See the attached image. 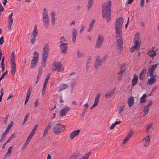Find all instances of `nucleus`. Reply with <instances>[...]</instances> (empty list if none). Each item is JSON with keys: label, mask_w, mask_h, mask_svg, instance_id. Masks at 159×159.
I'll return each instance as SVG.
<instances>
[{"label": "nucleus", "mask_w": 159, "mask_h": 159, "mask_svg": "<svg viewBox=\"0 0 159 159\" xmlns=\"http://www.w3.org/2000/svg\"><path fill=\"white\" fill-rule=\"evenodd\" d=\"M123 22V19L122 17L117 18L115 25V30H121L122 27V24Z\"/></svg>", "instance_id": "6e6552de"}, {"label": "nucleus", "mask_w": 159, "mask_h": 159, "mask_svg": "<svg viewBox=\"0 0 159 159\" xmlns=\"http://www.w3.org/2000/svg\"><path fill=\"white\" fill-rule=\"evenodd\" d=\"M150 141V139L149 136L148 135L146 136L143 139V144L145 147H148L149 145Z\"/></svg>", "instance_id": "aec40b11"}, {"label": "nucleus", "mask_w": 159, "mask_h": 159, "mask_svg": "<svg viewBox=\"0 0 159 159\" xmlns=\"http://www.w3.org/2000/svg\"><path fill=\"white\" fill-rule=\"evenodd\" d=\"M84 54L81 52H80V51L79 50H78L77 52V56L78 58H80L82 57Z\"/></svg>", "instance_id": "a19ab883"}, {"label": "nucleus", "mask_w": 159, "mask_h": 159, "mask_svg": "<svg viewBox=\"0 0 159 159\" xmlns=\"http://www.w3.org/2000/svg\"><path fill=\"white\" fill-rule=\"evenodd\" d=\"M68 46V44L67 43H61L59 45L61 52L62 53H66Z\"/></svg>", "instance_id": "2eb2a0df"}, {"label": "nucleus", "mask_w": 159, "mask_h": 159, "mask_svg": "<svg viewBox=\"0 0 159 159\" xmlns=\"http://www.w3.org/2000/svg\"><path fill=\"white\" fill-rule=\"evenodd\" d=\"M52 70L53 71L60 72L64 70L62 64L59 62H55L52 63Z\"/></svg>", "instance_id": "39448f33"}, {"label": "nucleus", "mask_w": 159, "mask_h": 159, "mask_svg": "<svg viewBox=\"0 0 159 159\" xmlns=\"http://www.w3.org/2000/svg\"><path fill=\"white\" fill-rule=\"evenodd\" d=\"M146 72V70L145 69H143L141 72L140 75H144V74Z\"/></svg>", "instance_id": "864d4df0"}, {"label": "nucleus", "mask_w": 159, "mask_h": 159, "mask_svg": "<svg viewBox=\"0 0 159 159\" xmlns=\"http://www.w3.org/2000/svg\"><path fill=\"white\" fill-rule=\"evenodd\" d=\"M106 58V55H105L103 58L101 60L96 58L95 61V68L96 69H97L101 65V63H104L105 61Z\"/></svg>", "instance_id": "9d476101"}, {"label": "nucleus", "mask_w": 159, "mask_h": 159, "mask_svg": "<svg viewBox=\"0 0 159 159\" xmlns=\"http://www.w3.org/2000/svg\"><path fill=\"white\" fill-rule=\"evenodd\" d=\"M38 32L37 30L36 25L34 28V30L31 35L32 38L31 39V43L32 44L34 43L35 40V38L38 36Z\"/></svg>", "instance_id": "9b49d317"}, {"label": "nucleus", "mask_w": 159, "mask_h": 159, "mask_svg": "<svg viewBox=\"0 0 159 159\" xmlns=\"http://www.w3.org/2000/svg\"><path fill=\"white\" fill-rule=\"evenodd\" d=\"M104 40V37L102 36L99 35L97 39L95 46V48H98L102 46Z\"/></svg>", "instance_id": "1a4fd4ad"}, {"label": "nucleus", "mask_w": 159, "mask_h": 159, "mask_svg": "<svg viewBox=\"0 0 159 159\" xmlns=\"http://www.w3.org/2000/svg\"><path fill=\"white\" fill-rule=\"evenodd\" d=\"M153 52V53L152 54H151L149 55V56L150 57H153L154 56L156 55L157 54L156 52V51H153L152 50H149L148 52V54H149Z\"/></svg>", "instance_id": "7c9ffc66"}, {"label": "nucleus", "mask_w": 159, "mask_h": 159, "mask_svg": "<svg viewBox=\"0 0 159 159\" xmlns=\"http://www.w3.org/2000/svg\"><path fill=\"white\" fill-rule=\"evenodd\" d=\"M6 135H5L4 134H2L0 142H2L4 140V139L6 138Z\"/></svg>", "instance_id": "49530a36"}, {"label": "nucleus", "mask_w": 159, "mask_h": 159, "mask_svg": "<svg viewBox=\"0 0 159 159\" xmlns=\"http://www.w3.org/2000/svg\"><path fill=\"white\" fill-rule=\"evenodd\" d=\"M152 123L149 124L148 125H147L146 126V131L147 132H148L150 128L152 127Z\"/></svg>", "instance_id": "37998d69"}, {"label": "nucleus", "mask_w": 159, "mask_h": 159, "mask_svg": "<svg viewBox=\"0 0 159 159\" xmlns=\"http://www.w3.org/2000/svg\"><path fill=\"white\" fill-rule=\"evenodd\" d=\"M68 87V86L67 84H63L62 85V86L59 88V89L58 91H61L63 90H65V89L67 88Z\"/></svg>", "instance_id": "473e14b6"}, {"label": "nucleus", "mask_w": 159, "mask_h": 159, "mask_svg": "<svg viewBox=\"0 0 159 159\" xmlns=\"http://www.w3.org/2000/svg\"><path fill=\"white\" fill-rule=\"evenodd\" d=\"M147 95L146 94H144L141 98L140 102L141 103H145L146 101V98Z\"/></svg>", "instance_id": "c756f323"}, {"label": "nucleus", "mask_w": 159, "mask_h": 159, "mask_svg": "<svg viewBox=\"0 0 159 159\" xmlns=\"http://www.w3.org/2000/svg\"><path fill=\"white\" fill-rule=\"evenodd\" d=\"M126 69H123L121 70L120 71H119L118 72L117 74L118 75H120V74L123 73L125 70Z\"/></svg>", "instance_id": "bf43d9fd"}, {"label": "nucleus", "mask_w": 159, "mask_h": 159, "mask_svg": "<svg viewBox=\"0 0 159 159\" xmlns=\"http://www.w3.org/2000/svg\"><path fill=\"white\" fill-rule=\"evenodd\" d=\"M115 91V90L114 89L113 91L106 92L105 95V98L107 99H108L111 97L113 94H114Z\"/></svg>", "instance_id": "5701e85b"}, {"label": "nucleus", "mask_w": 159, "mask_h": 159, "mask_svg": "<svg viewBox=\"0 0 159 159\" xmlns=\"http://www.w3.org/2000/svg\"><path fill=\"white\" fill-rule=\"evenodd\" d=\"M139 78L140 80H143L144 79L145 76H144L143 75H139Z\"/></svg>", "instance_id": "680f3d73"}, {"label": "nucleus", "mask_w": 159, "mask_h": 159, "mask_svg": "<svg viewBox=\"0 0 159 159\" xmlns=\"http://www.w3.org/2000/svg\"><path fill=\"white\" fill-rule=\"evenodd\" d=\"M52 125V124L51 121L49 122L44 131V133L43 134V137H45L46 135L47 134L48 132V130L51 129Z\"/></svg>", "instance_id": "6ab92c4d"}, {"label": "nucleus", "mask_w": 159, "mask_h": 159, "mask_svg": "<svg viewBox=\"0 0 159 159\" xmlns=\"http://www.w3.org/2000/svg\"><path fill=\"white\" fill-rule=\"evenodd\" d=\"M98 104V103L94 102V104L92 105L91 107V109L92 110L93 108L96 107Z\"/></svg>", "instance_id": "5fc2aeb1"}, {"label": "nucleus", "mask_w": 159, "mask_h": 159, "mask_svg": "<svg viewBox=\"0 0 159 159\" xmlns=\"http://www.w3.org/2000/svg\"><path fill=\"white\" fill-rule=\"evenodd\" d=\"M59 102L61 103H63L64 102V101L62 99V96L61 95L59 99Z\"/></svg>", "instance_id": "e2e57ef3"}, {"label": "nucleus", "mask_w": 159, "mask_h": 159, "mask_svg": "<svg viewBox=\"0 0 159 159\" xmlns=\"http://www.w3.org/2000/svg\"><path fill=\"white\" fill-rule=\"evenodd\" d=\"M144 4V0H141L140 4H141V6L142 7H143Z\"/></svg>", "instance_id": "052dcab7"}, {"label": "nucleus", "mask_w": 159, "mask_h": 159, "mask_svg": "<svg viewBox=\"0 0 159 159\" xmlns=\"http://www.w3.org/2000/svg\"><path fill=\"white\" fill-rule=\"evenodd\" d=\"M125 107V106L124 105L121 106L120 107V109L119 110V113L120 114L123 111V110Z\"/></svg>", "instance_id": "79ce46f5"}, {"label": "nucleus", "mask_w": 159, "mask_h": 159, "mask_svg": "<svg viewBox=\"0 0 159 159\" xmlns=\"http://www.w3.org/2000/svg\"><path fill=\"white\" fill-rule=\"evenodd\" d=\"M91 152H89L87 154H86L85 156L80 158L79 156V155L77 154H74L72 156H71L72 159H87L89 157Z\"/></svg>", "instance_id": "f8f14e48"}, {"label": "nucleus", "mask_w": 159, "mask_h": 159, "mask_svg": "<svg viewBox=\"0 0 159 159\" xmlns=\"http://www.w3.org/2000/svg\"><path fill=\"white\" fill-rule=\"evenodd\" d=\"M42 67H40L39 69L37 77L39 78L42 73Z\"/></svg>", "instance_id": "e433bc0d"}, {"label": "nucleus", "mask_w": 159, "mask_h": 159, "mask_svg": "<svg viewBox=\"0 0 159 159\" xmlns=\"http://www.w3.org/2000/svg\"><path fill=\"white\" fill-rule=\"evenodd\" d=\"M49 51V45L46 44L44 47L43 51L42 52L43 56H47L48 57Z\"/></svg>", "instance_id": "f3484780"}, {"label": "nucleus", "mask_w": 159, "mask_h": 159, "mask_svg": "<svg viewBox=\"0 0 159 159\" xmlns=\"http://www.w3.org/2000/svg\"><path fill=\"white\" fill-rule=\"evenodd\" d=\"M120 69L121 70L123 69H126L125 63H123V64H121L120 66Z\"/></svg>", "instance_id": "3c124183"}, {"label": "nucleus", "mask_w": 159, "mask_h": 159, "mask_svg": "<svg viewBox=\"0 0 159 159\" xmlns=\"http://www.w3.org/2000/svg\"><path fill=\"white\" fill-rule=\"evenodd\" d=\"M89 105L88 103H86L84 105V109L87 110L88 108V107Z\"/></svg>", "instance_id": "774afa93"}, {"label": "nucleus", "mask_w": 159, "mask_h": 159, "mask_svg": "<svg viewBox=\"0 0 159 159\" xmlns=\"http://www.w3.org/2000/svg\"><path fill=\"white\" fill-rule=\"evenodd\" d=\"M134 75V76L132 79V85L133 86L137 84L138 80V77L136 76V74H135Z\"/></svg>", "instance_id": "bb28decb"}, {"label": "nucleus", "mask_w": 159, "mask_h": 159, "mask_svg": "<svg viewBox=\"0 0 159 159\" xmlns=\"http://www.w3.org/2000/svg\"><path fill=\"white\" fill-rule=\"evenodd\" d=\"M127 103L130 107L133 105L134 103V99L132 96L128 98Z\"/></svg>", "instance_id": "b1692460"}, {"label": "nucleus", "mask_w": 159, "mask_h": 159, "mask_svg": "<svg viewBox=\"0 0 159 159\" xmlns=\"http://www.w3.org/2000/svg\"><path fill=\"white\" fill-rule=\"evenodd\" d=\"M70 108L66 106L64 108L62 109L59 112V114L61 117H63L65 116L70 110Z\"/></svg>", "instance_id": "ddd939ff"}, {"label": "nucleus", "mask_w": 159, "mask_h": 159, "mask_svg": "<svg viewBox=\"0 0 159 159\" xmlns=\"http://www.w3.org/2000/svg\"><path fill=\"white\" fill-rule=\"evenodd\" d=\"M8 116H7L5 118V119L4 120V124H6L7 122V119Z\"/></svg>", "instance_id": "69168bd1"}, {"label": "nucleus", "mask_w": 159, "mask_h": 159, "mask_svg": "<svg viewBox=\"0 0 159 159\" xmlns=\"http://www.w3.org/2000/svg\"><path fill=\"white\" fill-rule=\"evenodd\" d=\"M149 108L147 107H145L143 108V111L145 113V115L148 114L149 111Z\"/></svg>", "instance_id": "c9c22d12"}, {"label": "nucleus", "mask_w": 159, "mask_h": 159, "mask_svg": "<svg viewBox=\"0 0 159 159\" xmlns=\"http://www.w3.org/2000/svg\"><path fill=\"white\" fill-rule=\"evenodd\" d=\"M11 61H12L13 60V61H14V57L15 56V54L14 53H12L11 55Z\"/></svg>", "instance_id": "0e129e2a"}, {"label": "nucleus", "mask_w": 159, "mask_h": 159, "mask_svg": "<svg viewBox=\"0 0 159 159\" xmlns=\"http://www.w3.org/2000/svg\"><path fill=\"white\" fill-rule=\"evenodd\" d=\"M94 0H88L87 4V9L88 11L90 10L93 4Z\"/></svg>", "instance_id": "cd10ccee"}, {"label": "nucleus", "mask_w": 159, "mask_h": 159, "mask_svg": "<svg viewBox=\"0 0 159 159\" xmlns=\"http://www.w3.org/2000/svg\"><path fill=\"white\" fill-rule=\"evenodd\" d=\"M92 59V57L91 56H89L88 58L87 61V63L88 64H89L91 63V60Z\"/></svg>", "instance_id": "4d7b16f0"}, {"label": "nucleus", "mask_w": 159, "mask_h": 159, "mask_svg": "<svg viewBox=\"0 0 159 159\" xmlns=\"http://www.w3.org/2000/svg\"><path fill=\"white\" fill-rule=\"evenodd\" d=\"M7 129H6L5 131L4 132L3 134H4L5 135H6V134L8 133L9 130Z\"/></svg>", "instance_id": "338daca9"}, {"label": "nucleus", "mask_w": 159, "mask_h": 159, "mask_svg": "<svg viewBox=\"0 0 159 159\" xmlns=\"http://www.w3.org/2000/svg\"><path fill=\"white\" fill-rule=\"evenodd\" d=\"M42 16V21L43 22V25H44L46 28H47L49 23V20L48 15V12L46 8H44L43 10Z\"/></svg>", "instance_id": "20e7f679"}, {"label": "nucleus", "mask_w": 159, "mask_h": 159, "mask_svg": "<svg viewBox=\"0 0 159 159\" xmlns=\"http://www.w3.org/2000/svg\"><path fill=\"white\" fill-rule=\"evenodd\" d=\"M139 34L137 33L135 34L134 37V46L132 47L130 49V52H132L135 50L138 49L140 46L141 41L140 38L139 37Z\"/></svg>", "instance_id": "7ed1b4c3"}, {"label": "nucleus", "mask_w": 159, "mask_h": 159, "mask_svg": "<svg viewBox=\"0 0 159 159\" xmlns=\"http://www.w3.org/2000/svg\"><path fill=\"white\" fill-rule=\"evenodd\" d=\"M50 77L49 75H47L46 76V78L43 84V87L42 92V94L43 96L45 94L46 91V85L48 82V80L49 79Z\"/></svg>", "instance_id": "4468645a"}, {"label": "nucleus", "mask_w": 159, "mask_h": 159, "mask_svg": "<svg viewBox=\"0 0 159 159\" xmlns=\"http://www.w3.org/2000/svg\"><path fill=\"white\" fill-rule=\"evenodd\" d=\"M8 27L9 30H11V26L13 22V19H8Z\"/></svg>", "instance_id": "72a5a7b5"}, {"label": "nucleus", "mask_w": 159, "mask_h": 159, "mask_svg": "<svg viewBox=\"0 0 159 159\" xmlns=\"http://www.w3.org/2000/svg\"><path fill=\"white\" fill-rule=\"evenodd\" d=\"M77 35V30L76 29L73 28L72 30V41L73 43H75L76 40V38Z\"/></svg>", "instance_id": "4be33fe9"}, {"label": "nucleus", "mask_w": 159, "mask_h": 159, "mask_svg": "<svg viewBox=\"0 0 159 159\" xmlns=\"http://www.w3.org/2000/svg\"><path fill=\"white\" fill-rule=\"evenodd\" d=\"M87 110L84 108L83 111H82V117H83L85 115V113L86 112Z\"/></svg>", "instance_id": "6e6d98bb"}, {"label": "nucleus", "mask_w": 159, "mask_h": 159, "mask_svg": "<svg viewBox=\"0 0 159 159\" xmlns=\"http://www.w3.org/2000/svg\"><path fill=\"white\" fill-rule=\"evenodd\" d=\"M16 72V69H11V74L12 76H14Z\"/></svg>", "instance_id": "603ef678"}, {"label": "nucleus", "mask_w": 159, "mask_h": 159, "mask_svg": "<svg viewBox=\"0 0 159 159\" xmlns=\"http://www.w3.org/2000/svg\"><path fill=\"white\" fill-rule=\"evenodd\" d=\"M39 57V53L35 51L34 52L32 60L31 62V69L34 68L37 65Z\"/></svg>", "instance_id": "423d86ee"}, {"label": "nucleus", "mask_w": 159, "mask_h": 159, "mask_svg": "<svg viewBox=\"0 0 159 159\" xmlns=\"http://www.w3.org/2000/svg\"><path fill=\"white\" fill-rule=\"evenodd\" d=\"M30 115V113H28V114H27V115H26L24 118V121H23V122L22 123V125H24L25 123H26V122L27 120H28V117Z\"/></svg>", "instance_id": "58836bf2"}, {"label": "nucleus", "mask_w": 159, "mask_h": 159, "mask_svg": "<svg viewBox=\"0 0 159 159\" xmlns=\"http://www.w3.org/2000/svg\"><path fill=\"white\" fill-rule=\"evenodd\" d=\"M51 16L52 24V25H54L55 23V12H52L51 13Z\"/></svg>", "instance_id": "c85d7f7f"}, {"label": "nucleus", "mask_w": 159, "mask_h": 159, "mask_svg": "<svg viewBox=\"0 0 159 159\" xmlns=\"http://www.w3.org/2000/svg\"><path fill=\"white\" fill-rule=\"evenodd\" d=\"M117 43V47L119 51H121L123 48V39H119L116 40Z\"/></svg>", "instance_id": "412c9836"}, {"label": "nucleus", "mask_w": 159, "mask_h": 159, "mask_svg": "<svg viewBox=\"0 0 159 159\" xmlns=\"http://www.w3.org/2000/svg\"><path fill=\"white\" fill-rule=\"evenodd\" d=\"M1 94L0 95V102L2 101V97L3 95V88H2V89H1Z\"/></svg>", "instance_id": "09e8293b"}, {"label": "nucleus", "mask_w": 159, "mask_h": 159, "mask_svg": "<svg viewBox=\"0 0 159 159\" xmlns=\"http://www.w3.org/2000/svg\"><path fill=\"white\" fill-rule=\"evenodd\" d=\"M48 56H42V57L41 61L46 62Z\"/></svg>", "instance_id": "de8ad7c7"}, {"label": "nucleus", "mask_w": 159, "mask_h": 159, "mask_svg": "<svg viewBox=\"0 0 159 159\" xmlns=\"http://www.w3.org/2000/svg\"><path fill=\"white\" fill-rule=\"evenodd\" d=\"M111 1H109L107 4H102V17L103 18H106V20L107 22H109L110 20V16L111 12Z\"/></svg>", "instance_id": "f257e3e1"}, {"label": "nucleus", "mask_w": 159, "mask_h": 159, "mask_svg": "<svg viewBox=\"0 0 159 159\" xmlns=\"http://www.w3.org/2000/svg\"><path fill=\"white\" fill-rule=\"evenodd\" d=\"M157 66V64H155L149 66L147 73V75L148 76H150V78L148 80L147 82V84L151 85L155 82L156 81L155 78L157 76V75L154 74L153 72Z\"/></svg>", "instance_id": "f03ea898"}, {"label": "nucleus", "mask_w": 159, "mask_h": 159, "mask_svg": "<svg viewBox=\"0 0 159 159\" xmlns=\"http://www.w3.org/2000/svg\"><path fill=\"white\" fill-rule=\"evenodd\" d=\"M58 125H56L53 128V132L56 134H59L63 132L66 129V125L59 126Z\"/></svg>", "instance_id": "0eeeda50"}, {"label": "nucleus", "mask_w": 159, "mask_h": 159, "mask_svg": "<svg viewBox=\"0 0 159 159\" xmlns=\"http://www.w3.org/2000/svg\"><path fill=\"white\" fill-rule=\"evenodd\" d=\"M80 129L73 131L70 134V139H72L78 135L80 134Z\"/></svg>", "instance_id": "a211bd4d"}, {"label": "nucleus", "mask_w": 159, "mask_h": 159, "mask_svg": "<svg viewBox=\"0 0 159 159\" xmlns=\"http://www.w3.org/2000/svg\"><path fill=\"white\" fill-rule=\"evenodd\" d=\"M60 43H63V42L66 41V39L63 36L60 37Z\"/></svg>", "instance_id": "a18cd8bd"}, {"label": "nucleus", "mask_w": 159, "mask_h": 159, "mask_svg": "<svg viewBox=\"0 0 159 159\" xmlns=\"http://www.w3.org/2000/svg\"><path fill=\"white\" fill-rule=\"evenodd\" d=\"M133 134V132L131 130V129L130 130L129 133L127 135V136L125 137V139L123 141V144H125L127 142H128L131 137H132V135Z\"/></svg>", "instance_id": "dca6fc26"}, {"label": "nucleus", "mask_w": 159, "mask_h": 159, "mask_svg": "<svg viewBox=\"0 0 159 159\" xmlns=\"http://www.w3.org/2000/svg\"><path fill=\"white\" fill-rule=\"evenodd\" d=\"M12 146H11L9 147L7 152L5 155L6 157L9 156L10 155V154L12 152Z\"/></svg>", "instance_id": "2f4dec72"}, {"label": "nucleus", "mask_w": 159, "mask_h": 159, "mask_svg": "<svg viewBox=\"0 0 159 159\" xmlns=\"http://www.w3.org/2000/svg\"><path fill=\"white\" fill-rule=\"evenodd\" d=\"M11 69H16V65L14 61L13 60L12 61H11Z\"/></svg>", "instance_id": "f704fd0d"}, {"label": "nucleus", "mask_w": 159, "mask_h": 159, "mask_svg": "<svg viewBox=\"0 0 159 159\" xmlns=\"http://www.w3.org/2000/svg\"><path fill=\"white\" fill-rule=\"evenodd\" d=\"M31 89H30V88L28 90L27 92V93L26 98L29 99L31 95Z\"/></svg>", "instance_id": "ea45409f"}, {"label": "nucleus", "mask_w": 159, "mask_h": 159, "mask_svg": "<svg viewBox=\"0 0 159 159\" xmlns=\"http://www.w3.org/2000/svg\"><path fill=\"white\" fill-rule=\"evenodd\" d=\"M115 32L116 34V38H120V39H122V33L121 30H115Z\"/></svg>", "instance_id": "393cba45"}, {"label": "nucleus", "mask_w": 159, "mask_h": 159, "mask_svg": "<svg viewBox=\"0 0 159 159\" xmlns=\"http://www.w3.org/2000/svg\"><path fill=\"white\" fill-rule=\"evenodd\" d=\"M4 42L3 36H2L0 38V45L3 44Z\"/></svg>", "instance_id": "8fccbe9b"}, {"label": "nucleus", "mask_w": 159, "mask_h": 159, "mask_svg": "<svg viewBox=\"0 0 159 159\" xmlns=\"http://www.w3.org/2000/svg\"><path fill=\"white\" fill-rule=\"evenodd\" d=\"M95 20L94 19H93L91 22V23L89 24V29L88 30V32H89L91 31L94 25V23H95Z\"/></svg>", "instance_id": "a878e982"}, {"label": "nucleus", "mask_w": 159, "mask_h": 159, "mask_svg": "<svg viewBox=\"0 0 159 159\" xmlns=\"http://www.w3.org/2000/svg\"><path fill=\"white\" fill-rule=\"evenodd\" d=\"M38 124H37V125H36L32 129V131H35V132L36 130V129L38 127Z\"/></svg>", "instance_id": "13d9d810"}, {"label": "nucleus", "mask_w": 159, "mask_h": 159, "mask_svg": "<svg viewBox=\"0 0 159 159\" xmlns=\"http://www.w3.org/2000/svg\"><path fill=\"white\" fill-rule=\"evenodd\" d=\"M14 125V122L12 121H11L10 123L8 125L7 127V129H10L11 128L13 125Z\"/></svg>", "instance_id": "c03bdc74"}, {"label": "nucleus", "mask_w": 159, "mask_h": 159, "mask_svg": "<svg viewBox=\"0 0 159 159\" xmlns=\"http://www.w3.org/2000/svg\"><path fill=\"white\" fill-rule=\"evenodd\" d=\"M100 97V94L98 93V94H97L95 98L94 102L98 104Z\"/></svg>", "instance_id": "4c0bfd02"}]
</instances>
